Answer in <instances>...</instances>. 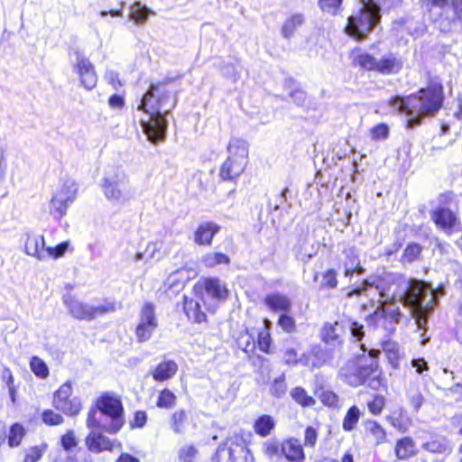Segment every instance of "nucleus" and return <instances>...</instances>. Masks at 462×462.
<instances>
[{"label": "nucleus", "mask_w": 462, "mask_h": 462, "mask_svg": "<svg viewBox=\"0 0 462 462\" xmlns=\"http://www.w3.org/2000/svg\"><path fill=\"white\" fill-rule=\"evenodd\" d=\"M378 295L379 305L369 315V324L392 330L393 326L400 323L401 310L397 303H402L411 310L419 329L426 330L429 318L438 305L439 294L429 282L411 278L397 273H384L381 277H369L362 285L348 292V296Z\"/></svg>", "instance_id": "nucleus-1"}, {"label": "nucleus", "mask_w": 462, "mask_h": 462, "mask_svg": "<svg viewBox=\"0 0 462 462\" xmlns=\"http://www.w3.org/2000/svg\"><path fill=\"white\" fill-rule=\"evenodd\" d=\"M176 96L166 89L164 85H152L138 104L137 109L148 115V119H141V125L147 139L155 143L166 136L167 120L165 116L175 107Z\"/></svg>", "instance_id": "nucleus-2"}, {"label": "nucleus", "mask_w": 462, "mask_h": 462, "mask_svg": "<svg viewBox=\"0 0 462 462\" xmlns=\"http://www.w3.org/2000/svg\"><path fill=\"white\" fill-rule=\"evenodd\" d=\"M442 102L441 85L432 84L406 98L393 97L390 100V105L399 112L406 113L409 117L407 127L411 128L419 125L425 116L434 115L441 107Z\"/></svg>", "instance_id": "nucleus-3"}, {"label": "nucleus", "mask_w": 462, "mask_h": 462, "mask_svg": "<svg viewBox=\"0 0 462 462\" xmlns=\"http://www.w3.org/2000/svg\"><path fill=\"white\" fill-rule=\"evenodd\" d=\"M378 350L371 349L368 356H361L348 360L339 370V377L350 386L364 383L373 389L380 385L376 357Z\"/></svg>", "instance_id": "nucleus-4"}, {"label": "nucleus", "mask_w": 462, "mask_h": 462, "mask_svg": "<svg viewBox=\"0 0 462 462\" xmlns=\"http://www.w3.org/2000/svg\"><path fill=\"white\" fill-rule=\"evenodd\" d=\"M358 11L347 19L346 32L348 35L364 40L381 19V8L377 0H361Z\"/></svg>", "instance_id": "nucleus-5"}, {"label": "nucleus", "mask_w": 462, "mask_h": 462, "mask_svg": "<svg viewBox=\"0 0 462 462\" xmlns=\"http://www.w3.org/2000/svg\"><path fill=\"white\" fill-rule=\"evenodd\" d=\"M100 186L105 198L113 205H125L134 197L128 178L119 169L106 171Z\"/></svg>", "instance_id": "nucleus-6"}, {"label": "nucleus", "mask_w": 462, "mask_h": 462, "mask_svg": "<svg viewBox=\"0 0 462 462\" xmlns=\"http://www.w3.org/2000/svg\"><path fill=\"white\" fill-rule=\"evenodd\" d=\"M228 157L222 164L219 177L223 180H232L245 171L248 158V144L239 138H232L227 146Z\"/></svg>", "instance_id": "nucleus-7"}, {"label": "nucleus", "mask_w": 462, "mask_h": 462, "mask_svg": "<svg viewBox=\"0 0 462 462\" xmlns=\"http://www.w3.org/2000/svg\"><path fill=\"white\" fill-rule=\"evenodd\" d=\"M352 57L354 63L360 68L374 70L383 75L397 74L403 68L402 59L393 52L385 53L380 59H377L367 52L355 51Z\"/></svg>", "instance_id": "nucleus-8"}, {"label": "nucleus", "mask_w": 462, "mask_h": 462, "mask_svg": "<svg viewBox=\"0 0 462 462\" xmlns=\"http://www.w3.org/2000/svg\"><path fill=\"white\" fill-rule=\"evenodd\" d=\"M213 462H254L243 437L233 435L220 444L212 458Z\"/></svg>", "instance_id": "nucleus-9"}, {"label": "nucleus", "mask_w": 462, "mask_h": 462, "mask_svg": "<svg viewBox=\"0 0 462 462\" xmlns=\"http://www.w3.org/2000/svg\"><path fill=\"white\" fill-rule=\"evenodd\" d=\"M78 189V184L74 180L66 179L54 192L50 203V214L55 219H60L67 214L69 207L76 199Z\"/></svg>", "instance_id": "nucleus-10"}, {"label": "nucleus", "mask_w": 462, "mask_h": 462, "mask_svg": "<svg viewBox=\"0 0 462 462\" xmlns=\"http://www.w3.org/2000/svg\"><path fill=\"white\" fill-rule=\"evenodd\" d=\"M63 303L69 310V314L78 319L91 320L97 316L115 310V303L107 302L98 306H91L84 303L71 295L63 296Z\"/></svg>", "instance_id": "nucleus-11"}, {"label": "nucleus", "mask_w": 462, "mask_h": 462, "mask_svg": "<svg viewBox=\"0 0 462 462\" xmlns=\"http://www.w3.org/2000/svg\"><path fill=\"white\" fill-rule=\"evenodd\" d=\"M71 57L72 70L80 81V85L88 90L97 85V77L95 67L83 52L78 49L69 51Z\"/></svg>", "instance_id": "nucleus-12"}, {"label": "nucleus", "mask_w": 462, "mask_h": 462, "mask_svg": "<svg viewBox=\"0 0 462 462\" xmlns=\"http://www.w3.org/2000/svg\"><path fill=\"white\" fill-rule=\"evenodd\" d=\"M158 328L155 307L151 302L143 305L138 314V321L134 329L136 340L144 343L151 339Z\"/></svg>", "instance_id": "nucleus-13"}, {"label": "nucleus", "mask_w": 462, "mask_h": 462, "mask_svg": "<svg viewBox=\"0 0 462 462\" xmlns=\"http://www.w3.org/2000/svg\"><path fill=\"white\" fill-rule=\"evenodd\" d=\"M97 407L102 414L106 415L111 420L106 431L116 433L124 425V409L121 401L115 396L105 394L97 400Z\"/></svg>", "instance_id": "nucleus-14"}, {"label": "nucleus", "mask_w": 462, "mask_h": 462, "mask_svg": "<svg viewBox=\"0 0 462 462\" xmlns=\"http://www.w3.org/2000/svg\"><path fill=\"white\" fill-rule=\"evenodd\" d=\"M72 387L69 383H63L54 393V407L67 415H77L81 408V402L78 397L71 398Z\"/></svg>", "instance_id": "nucleus-15"}, {"label": "nucleus", "mask_w": 462, "mask_h": 462, "mask_svg": "<svg viewBox=\"0 0 462 462\" xmlns=\"http://www.w3.org/2000/svg\"><path fill=\"white\" fill-rule=\"evenodd\" d=\"M431 217L437 226L447 233H451L459 226L457 216L448 208L439 207L432 214Z\"/></svg>", "instance_id": "nucleus-16"}, {"label": "nucleus", "mask_w": 462, "mask_h": 462, "mask_svg": "<svg viewBox=\"0 0 462 462\" xmlns=\"http://www.w3.org/2000/svg\"><path fill=\"white\" fill-rule=\"evenodd\" d=\"M26 254L35 257L39 261H44L48 258L46 253L45 241L42 235L28 234L24 245Z\"/></svg>", "instance_id": "nucleus-17"}, {"label": "nucleus", "mask_w": 462, "mask_h": 462, "mask_svg": "<svg viewBox=\"0 0 462 462\" xmlns=\"http://www.w3.org/2000/svg\"><path fill=\"white\" fill-rule=\"evenodd\" d=\"M281 451L288 462H305L303 448L297 439L285 440L281 446Z\"/></svg>", "instance_id": "nucleus-18"}, {"label": "nucleus", "mask_w": 462, "mask_h": 462, "mask_svg": "<svg viewBox=\"0 0 462 462\" xmlns=\"http://www.w3.org/2000/svg\"><path fill=\"white\" fill-rule=\"evenodd\" d=\"M265 305L274 312L289 313L291 310V300L281 292H273L265 296Z\"/></svg>", "instance_id": "nucleus-19"}, {"label": "nucleus", "mask_w": 462, "mask_h": 462, "mask_svg": "<svg viewBox=\"0 0 462 462\" xmlns=\"http://www.w3.org/2000/svg\"><path fill=\"white\" fill-rule=\"evenodd\" d=\"M219 229V226L213 222L202 223L194 234L195 243L199 245H210L214 236Z\"/></svg>", "instance_id": "nucleus-20"}, {"label": "nucleus", "mask_w": 462, "mask_h": 462, "mask_svg": "<svg viewBox=\"0 0 462 462\" xmlns=\"http://www.w3.org/2000/svg\"><path fill=\"white\" fill-rule=\"evenodd\" d=\"M343 262L345 276H352L354 273L362 274L363 267L360 265L357 251L355 247H349L344 251Z\"/></svg>", "instance_id": "nucleus-21"}, {"label": "nucleus", "mask_w": 462, "mask_h": 462, "mask_svg": "<svg viewBox=\"0 0 462 462\" xmlns=\"http://www.w3.org/2000/svg\"><path fill=\"white\" fill-rule=\"evenodd\" d=\"M86 446L91 452L101 453L111 450L113 444L106 436L92 430L86 438Z\"/></svg>", "instance_id": "nucleus-22"}, {"label": "nucleus", "mask_w": 462, "mask_h": 462, "mask_svg": "<svg viewBox=\"0 0 462 462\" xmlns=\"http://www.w3.org/2000/svg\"><path fill=\"white\" fill-rule=\"evenodd\" d=\"M153 14L155 13L140 1H135L129 6V19L135 25L144 24L148 17Z\"/></svg>", "instance_id": "nucleus-23"}, {"label": "nucleus", "mask_w": 462, "mask_h": 462, "mask_svg": "<svg viewBox=\"0 0 462 462\" xmlns=\"http://www.w3.org/2000/svg\"><path fill=\"white\" fill-rule=\"evenodd\" d=\"M178 370V365L172 360L162 361L157 365L152 373V378L157 382H164L172 378Z\"/></svg>", "instance_id": "nucleus-24"}, {"label": "nucleus", "mask_w": 462, "mask_h": 462, "mask_svg": "<svg viewBox=\"0 0 462 462\" xmlns=\"http://www.w3.org/2000/svg\"><path fill=\"white\" fill-rule=\"evenodd\" d=\"M305 22L303 14L296 13L290 15L282 23L281 32L283 38L291 39L294 36L295 32Z\"/></svg>", "instance_id": "nucleus-25"}, {"label": "nucleus", "mask_w": 462, "mask_h": 462, "mask_svg": "<svg viewBox=\"0 0 462 462\" xmlns=\"http://www.w3.org/2000/svg\"><path fill=\"white\" fill-rule=\"evenodd\" d=\"M183 310L188 319L193 322L200 323L206 319V314L200 310V305L196 300L184 296Z\"/></svg>", "instance_id": "nucleus-26"}, {"label": "nucleus", "mask_w": 462, "mask_h": 462, "mask_svg": "<svg viewBox=\"0 0 462 462\" xmlns=\"http://www.w3.org/2000/svg\"><path fill=\"white\" fill-rule=\"evenodd\" d=\"M344 332V326L340 322L326 323L322 328V339L327 344H334Z\"/></svg>", "instance_id": "nucleus-27"}, {"label": "nucleus", "mask_w": 462, "mask_h": 462, "mask_svg": "<svg viewBox=\"0 0 462 462\" xmlns=\"http://www.w3.org/2000/svg\"><path fill=\"white\" fill-rule=\"evenodd\" d=\"M406 397L415 412H418L424 402V397L418 383H410L406 388Z\"/></svg>", "instance_id": "nucleus-28"}, {"label": "nucleus", "mask_w": 462, "mask_h": 462, "mask_svg": "<svg viewBox=\"0 0 462 462\" xmlns=\"http://www.w3.org/2000/svg\"><path fill=\"white\" fill-rule=\"evenodd\" d=\"M189 279L186 269H179L171 273L164 282L168 289L179 291L183 288L186 282Z\"/></svg>", "instance_id": "nucleus-29"}, {"label": "nucleus", "mask_w": 462, "mask_h": 462, "mask_svg": "<svg viewBox=\"0 0 462 462\" xmlns=\"http://www.w3.org/2000/svg\"><path fill=\"white\" fill-rule=\"evenodd\" d=\"M365 429L367 436L373 439L375 445H380L386 440V432L384 429L374 420H366Z\"/></svg>", "instance_id": "nucleus-30"}, {"label": "nucleus", "mask_w": 462, "mask_h": 462, "mask_svg": "<svg viewBox=\"0 0 462 462\" xmlns=\"http://www.w3.org/2000/svg\"><path fill=\"white\" fill-rule=\"evenodd\" d=\"M275 427V420L270 415L260 416L254 424V432L261 437H267Z\"/></svg>", "instance_id": "nucleus-31"}, {"label": "nucleus", "mask_w": 462, "mask_h": 462, "mask_svg": "<svg viewBox=\"0 0 462 462\" xmlns=\"http://www.w3.org/2000/svg\"><path fill=\"white\" fill-rule=\"evenodd\" d=\"M205 290L211 297L222 300L227 296V290L217 278H210L205 281Z\"/></svg>", "instance_id": "nucleus-32"}, {"label": "nucleus", "mask_w": 462, "mask_h": 462, "mask_svg": "<svg viewBox=\"0 0 462 462\" xmlns=\"http://www.w3.org/2000/svg\"><path fill=\"white\" fill-rule=\"evenodd\" d=\"M200 263L207 268H214L220 264H229L228 255L219 252H209L200 258Z\"/></svg>", "instance_id": "nucleus-33"}, {"label": "nucleus", "mask_w": 462, "mask_h": 462, "mask_svg": "<svg viewBox=\"0 0 462 462\" xmlns=\"http://www.w3.org/2000/svg\"><path fill=\"white\" fill-rule=\"evenodd\" d=\"M395 453L400 459H405L414 455L415 446L413 440L409 437L398 440L395 446Z\"/></svg>", "instance_id": "nucleus-34"}, {"label": "nucleus", "mask_w": 462, "mask_h": 462, "mask_svg": "<svg viewBox=\"0 0 462 462\" xmlns=\"http://www.w3.org/2000/svg\"><path fill=\"white\" fill-rule=\"evenodd\" d=\"M360 417L361 411L359 408L356 405L351 406L344 417L342 423L343 430L345 431L353 430L356 428L357 422L359 421Z\"/></svg>", "instance_id": "nucleus-35"}, {"label": "nucleus", "mask_w": 462, "mask_h": 462, "mask_svg": "<svg viewBox=\"0 0 462 462\" xmlns=\"http://www.w3.org/2000/svg\"><path fill=\"white\" fill-rule=\"evenodd\" d=\"M389 420L393 427L401 431H405L409 425V418L407 416V412L402 408L393 411L389 416Z\"/></svg>", "instance_id": "nucleus-36"}, {"label": "nucleus", "mask_w": 462, "mask_h": 462, "mask_svg": "<svg viewBox=\"0 0 462 462\" xmlns=\"http://www.w3.org/2000/svg\"><path fill=\"white\" fill-rule=\"evenodd\" d=\"M291 398L302 407H311L316 403L313 397L310 396L302 387H295L291 391Z\"/></svg>", "instance_id": "nucleus-37"}, {"label": "nucleus", "mask_w": 462, "mask_h": 462, "mask_svg": "<svg viewBox=\"0 0 462 462\" xmlns=\"http://www.w3.org/2000/svg\"><path fill=\"white\" fill-rule=\"evenodd\" d=\"M176 400V395L171 390L163 389L159 393L156 405L162 409H171L175 406Z\"/></svg>", "instance_id": "nucleus-38"}, {"label": "nucleus", "mask_w": 462, "mask_h": 462, "mask_svg": "<svg viewBox=\"0 0 462 462\" xmlns=\"http://www.w3.org/2000/svg\"><path fill=\"white\" fill-rule=\"evenodd\" d=\"M315 394L324 405L333 408L338 407V396L332 391L319 388L315 391Z\"/></svg>", "instance_id": "nucleus-39"}, {"label": "nucleus", "mask_w": 462, "mask_h": 462, "mask_svg": "<svg viewBox=\"0 0 462 462\" xmlns=\"http://www.w3.org/2000/svg\"><path fill=\"white\" fill-rule=\"evenodd\" d=\"M25 435V430L23 425L19 423H14L11 426L9 436H8V445L11 448L18 447L22 439Z\"/></svg>", "instance_id": "nucleus-40"}, {"label": "nucleus", "mask_w": 462, "mask_h": 462, "mask_svg": "<svg viewBox=\"0 0 462 462\" xmlns=\"http://www.w3.org/2000/svg\"><path fill=\"white\" fill-rule=\"evenodd\" d=\"M30 367L32 373L41 379H45L49 375V368L45 362L38 356H32L30 361Z\"/></svg>", "instance_id": "nucleus-41"}, {"label": "nucleus", "mask_w": 462, "mask_h": 462, "mask_svg": "<svg viewBox=\"0 0 462 462\" xmlns=\"http://www.w3.org/2000/svg\"><path fill=\"white\" fill-rule=\"evenodd\" d=\"M423 448L432 453H444L448 450V444L444 439H430L423 444Z\"/></svg>", "instance_id": "nucleus-42"}, {"label": "nucleus", "mask_w": 462, "mask_h": 462, "mask_svg": "<svg viewBox=\"0 0 462 462\" xmlns=\"http://www.w3.org/2000/svg\"><path fill=\"white\" fill-rule=\"evenodd\" d=\"M285 376L282 374L278 378L274 379L270 387V393L273 396L281 398L286 393Z\"/></svg>", "instance_id": "nucleus-43"}, {"label": "nucleus", "mask_w": 462, "mask_h": 462, "mask_svg": "<svg viewBox=\"0 0 462 462\" xmlns=\"http://www.w3.org/2000/svg\"><path fill=\"white\" fill-rule=\"evenodd\" d=\"M385 406V398L383 395L375 394L373 400L367 402V408L373 415H379L382 413Z\"/></svg>", "instance_id": "nucleus-44"}, {"label": "nucleus", "mask_w": 462, "mask_h": 462, "mask_svg": "<svg viewBox=\"0 0 462 462\" xmlns=\"http://www.w3.org/2000/svg\"><path fill=\"white\" fill-rule=\"evenodd\" d=\"M420 253L421 246L419 244H410L403 252L402 261L406 263H412L418 259Z\"/></svg>", "instance_id": "nucleus-45"}, {"label": "nucleus", "mask_w": 462, "mask_h": 462, "mask_svg": "<svg viewBox=\"0 0 462 462\" xmlns=\"http://www.w3.org/2000/svg\"><path fill=\"white\" fill-rule=\"evenodd\" d=\"M186 412L183 410L175 411L171 416V428L176 433H181L186 420Z\"/></svg>", "instance_id": "nucleus-46"}, {"label": "nucleus", "mask_w": 462, "mask_h": 462, "mask_svg": "<svg viewBox=\"0 0 462 462\" xmlns=\"http://www.w3.org/2000/svg\"><path fill=\"white\" fill-rule=\"evenodd\" d=\"M343 0H319V6L322 11L330 14H337Z\"/></svg>", "instance_id": "nucleus-47"}, {"label": "nucleus", "mask_w": 462, "mask_h": 462, "mask_svg": "<svg viewBox=\"0 0 462 462\" xmlns=\"http://www.w3.org/2000/svg\"><path fill=\"white\" fill-rule=\"evenodd\" d=\"M178 455L181 462H192L197 455V449L191 445H186L180 448Z\"/></svg>", "instance_id": "nucleus-48"}, {"label": "nucleus", "mask_w": 462, "mask_h": 462, "mask_svg": "<svg viewBox=\"0 0 462 462\" xmlns=\"http://www.w3.org/2000/svg\"><path fill=\"white\" fill-rule=\"evenodd\" d=\"M306 240H302L299 243V245L295 248L296 257L303 263H307L313 256L314 252L309 251L306 248Z\"/></svg>", "instance_id": "nucleus-49"}, {"label": "nucleus", "mask_w": 462, "mask_h": 462, "mask_svg": "<svg viewBox=\"0 0 462 462\" xmlns=\"http://www.w3.org/2000/svg\"><path fill=\"white\" fill-rule=\"evenodd\" d=\"M278 325L286 332H292L295 329L294 319L285 312L280 316Z\"/></svg>", "instance_id": "nucleus-50"}, {"label": "nucleus", "mask_w": 462, "mask_h": 462, "mask_svg": "<svg viewBox=\"0 0 462 462\" xmlns=\"http://www.w3.org/2000/svg\"><path fill=\"white\" fill-rule=\"evenodd\" d=\"M60 443L62 448L66 451H70L72 448L77 447L78 441L76 439L74 432L72 430H69L66 434H64L61 437Z\"/></svg>", "instance_id": "nucleus-51"}, {"label": "nucleus", "mask_w": 462, "mask_h": 462, "mask_svg": "<svg viewBox=\"0 0 462 462\" xmlns=\"http://www.w3.org/2000/svg\"><path fill=\"white\" fill-rule=\"evenodd\" d=\"M279 449L280 445L275 439H269L263 445V451L269 458H273L274 456L278 455Z\"/></svg>", "instance_id": "nucleus-52"}, {"label": "nucleus", "mask_w": 462, "mask_h": 462, "mask_svg": "<svg viewBox=\"0 0 462 462\" xmlns=\"http://www.w3.org/2000/svg\"><path fill=\"white\" fill-rule=\"evenodd\" d=\"M321 286L336 288L337 286V273L334 270H328L322 275Z\"/></svg>", "instance_id": "nucleus-53"}, {"label": "nucleus", "mask_w": 462, "mask_h": 462, "mask_svg": "<svg viewBox=\"0 0 462 462\" xmlns=\"http://www.w3.org/2000/svg\"><path fill=\"white\" fill-rule=\"evenodd\" d=\"M97 411L95 409H92L88 411V419H87V426L89 429H104L106 430V428L109 427V425H106L105 423H101L99 420L97 419Z\"/></svg>", "instance_id": "nucleus-54"}, {"label": "nucleus", "mask_w": 462, "mask_h": 462, "mask_svg": "<svg viewBox=\"0 0 462 462\" xmlns=\"http://www.w3.org/2000/svg\"><path fill=\"white\" fill-rule=\"evenodd\" d=\"M42 420L48 425H59L62 423L63 418L60 414L47 410L42 413Z\"/></svg>", "instance_id": "nucleus-55"}, {"label": "nucleus", "mask_w": 462, "mask_h": 462, "mask_svg": "<svg viewBox=\"0 0 462 462\" xmlns=\"http://www.w3.org/2000/svg\"><path fill=\"white\" fill-rule=\"evenodd\" d=\"M388 134L389 129L384 124H379L371 129V135L374 140L386 139Z\"/></svg>", "instance_id": "nucleus-56"}, {"label": "nucleus", "mask_w": 462, "mask_h": 462, "mask_svg": "<svg viewBox=\"0 0 462 462\" xmlns=\"http://www.w3.org/2000/svg\"><path fill=\"white\" fill-rule=\"evenodd\" d=\"M68 246H69V244L64 242V243H60V245H58L55 247H51V246L46 247V253L48 254V258L49 257L59 258V257L62 256L65 254V252L67 251Z\"/></svg>", "instance_id": "nucleus-57"}, {"label": "nucleus", "mask_w": 462, "mask_h": 462, "mask_svg": "<svg viewBox=\"0 0 462 462\" xmlns=\"http://www.w3.org/2000/svg\"><path fill=\"white\" fill-rule=\"evenodd\" d=\"M271 337L267 331H262L258 336V345L260 350L268 353L271 345Z\"/></svg>", "instance_id": "nucleus-58"}, {"label": "nucleus", "mask_w": 462, "mask_h": 462, "mask_svg": "<svg viewBox=\"0 0 462 462\" xmlns=\"http://www.w3.org/2000/svg\"><path fill=\"white\" fill-rule=\"evenodd\" d=\"M318 433L312 427H308L304 433L305 446L314 447L317 441Z\"/></svg>", "instance_id": "nucleus-59"}, {"label": "nucleus", "mask_w": 462, "mask_h": 462, "mask_svg": "<svg viewBox=\"0 0 462 462\" xmlns=\"http://www.w3.org/2000/svg\"><path fill=\"white\" fill-rule=\"evenodd\" d=\"M147 420V415L145 411H138L134 413V420L131 421L133 428H143Z\"/></svg>", "instance_id": "nucleus-60"}, {"label": "nucleus", "mask_w": 462, "mask_h": 462, "mask_svg": "<svg viewBox=\"0 0 462 462\" xmlns=\"http://www.w3.org/2000/svg\"><path fill=\"white\" fill-rule=\"evenodd\" d=\"M43 453V448L39 447H33L30 448L25 457V462H36L38 461Z\"/></svg>", "instance_id": "nucleus-61"}, {"label": "nucleus", "mask_w": 462, "mask_h": 462, "mask_svg": "<svg viewBox=\"0 0 462 462\" xmlns=\"http://www.w3.org/2000/svg\"><path fill=\"white\" fill-rule=\"evenodd\" d=\"M1 378L8 389L15 387L14 375L8 367L3 369Z\"/></svg>", "instance_id": "nucleus-62"}, {"label": "nucleus", "mask_w": 462, "mask_h": 462, "mask_svg": "<svg viewBox=\"0 0 462 462\" xmlns=\"http://www.w3.org/2000/svg\"><path fill=\"white\" fill-rule=\"evenodd\" d=\"M349 329L351 332V335L356 338V340H361V338L364 337V327L357 322H350L349 323Z\"/></svg>", "instance_id": "nucleus-63"}, {"label": "nucleus", "mask_w": 462, "mask_h": 462, "mask_svg": "<svg viewBox=\"0 0 462 462\" xmlns=\"http://www.w3.org/2000/svg\"><path fill=\"white\" fill-rule=\"evenodd\" d=\"M291 98L298 106H302L306 99V94L301 89H294L290 93Z\"/></svg>", "instance_id": "nucleus-64"}]
</instances>
